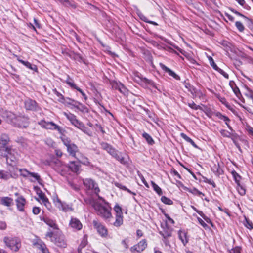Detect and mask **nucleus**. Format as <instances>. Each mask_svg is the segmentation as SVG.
<instances>
[{
  "mask_svg": "<svg viewBox=\"0 0 253 253\" xmlns=\"http://www.w3.org/2000/svg\"><path fill=\"white\" fill-rule=\"evenodd\" d=\"M87 204L91 205L97 212V214L104 220L110 221L112 218L111 208L104 199L99 197L97 199L89 198L86 200Z\"/></svg>",
  "mask_w": 253,
  "mask_h": 253,
  "instance_id": "nucleus-1",
  "label": "nucleus"
},
{
  "mask_svg": "<svg viewBox=\"0 0 253 253\" xmlns=\"http://www.w3.org/2000/svg\"><path fill=\"white\" fill-rule=\"evenodd\" d=\"M0 116L4 118L6 122L8 123L12 124L13 125L22 127L25 126V125L21 124L17 121V120H21L22 118L21 116H16V115L11 112L0 109Z\"/></svg>",
  "mask_w": 253,
  "mask_h": 253,
  "instance_id": "nucleus-2",
  "label": "nucleus"
},
{
  "mask_svg": "<svg viewBox=\"0 0 253 253\" xmlns=\"http://www.w3.org/2000/svg\"><path fill=\"white\" fill-rule=\"evenodd\" d=\"M17 170L22 177L27 178L32 182H37L40 185H42L43 181L38 173L30 172L25 169H17Z\"/></svg>",
  "mask_w": 253,
  "mask_h": 253,
  "instance_id": "nucleus-3",
  "label": "nucleus"
},
{
  "mask_svg": "<svg viewBox=\"0 0 253 253\" xmlns=\"http://www.w3.org/2000/svg\"><path fill=\"white\" fill-rule=\"evenodd\" d=\"M3 242L12 251L17 252L21 247V240L17 237H5Z\"/></svg>",
  "mask_w": 253,
  "mask_h": 253,
  "instance_id": "nucleus-4",
  "label": "nucleus"
},
{
  "mask_svg": "<svg viewBox=\"0 0 253 253\" xmlns=\"http://www.w3.org/2000/svg\"><path fill=\"white\" fill-rule=\"evenodd\" d=\"M53 202L55 206L59 210L63 212L72 211L74 210L71 204H68L65 202L62 201L57 196L53 198Z\"/></svg>",
  "mask_w": 253,
  "mask_h": 253,
  "instance_id": "nucleus-5",
  "label": "nucleus"
},
{
  "mask_svg": "<svg viewBox=\"0 0 253 253\" xmlns=\"http://www.w3.org/2000/svg\"><path fill=\"white\" fill-rule=\"evenodd\" d=\"M62 140L64 145L67 147V151L69 154L74 157H76V154L78 151V148L77 145L71 143V140L67 137H63Z\"/></svg>",
  "mask_w": 253,
  "mask_h": 253,
  "instance_id": "nucleus-6",
  "label": "nucleus"
},
{
  "mask_svg": "<svg viewBox=\"0 0 253 253\" xmlns=\"http://www.w3.org/2000/svg\"><path fill=\"white\" fill-rule=\"evenodd\" d=\"M38 124L45 129L56 130L59 132H61L62 130L60 127L53 122H46L45 120H42L38 122Z\"/></svg>",
  "mask_w": 253,
  "mask_h": 253,
  "instance_id": "nucleus-7",
  "label": "nucleus"
},
{
  "mask_svg": "<svg viewBox=\"0 0 253 253\" xmlns=\"http://www.w3.org/2000/svg\"><path fill=\"white\" fill-rule=\"evenodd\" d=\"M5 151L6 153L7 159H9L12 162H16L18 160L20 156L18 152L9 147H5Z\"/></svg>",
  "mask_w": 253,
  "mask_h": 253,
  "instance_id": "nucleus-8",
  "label": "nucleus"
},
{
  "mask_svg": "<svg viewBox=\"0 0 253 253\" xmlns=\"http://www.w3.org/2000/svg\"><path fill=\"white\" fill-rule=\"evenodd\" d=\"M84 184L89 190H91L92 192L98 194L100 192V189L96 183L91 179H85L84 181Z\"/></svg>",
  "mask_w": 253,
  "mask_h": 253,
  "instance_id": "nucleus-9",
  "label": "nucleus"
},
{
  "mask_svg": "<svg viewBox=\"0 0 253 253\" xmlns=\"http://www.w3.org/2000/svg\"><path fill=\"white\" fill-rule=\"evenodd\" d=\"M93 224L97 230L98 233L102 237H106L108 235V231L105 226L97 220H93Z\"/></svg>",
  "mask_w": 253,
  "mask_h": 253,
  "instance_id": "nucleus-10",
  "label": "nucleus"
},
{
  "mask_svg": "<svg viewBox=\"0 0 253 253\" xmlns=\"http://www.w3.org/2000/svg\"><path fill=\"white\" fill-rule=\"evenodd\" d=\"M133 78L134 81L140 84H145L152 85L153 84V82L151 80L143 77L141 74L139 73H134Z\"/></svg>",
  "mask_w": 253,
  "mask_h": 253,
  "instance_id": "nucleus-11",
  "label": "nucleus"
},
{
  "mask_svg": "<svg viewBox=\"0 0 253 253\" xmlns=\"http://www.w3.org/2000/svg\"><path fill=\"white\" fill-rule=\"evenodd\" d=\"M146 247V241L145 240H143L140 241L137 244L132 247L131 251L132 253H140Z\"/></svg>",
  "mask_w": 253,
  "mask_h": 253,
  "instance_id": "nucleus-12",
  "label": "nucleus"
},
{
  "mask_svg": "<svg viewBox=\"0 0 253 253\" xmlns=\"http://www.w3.org/2000/svg\"><path fill=\"white\" fill-rule=\"evenodd\" d=\"M64 116L68 119L71 123L77 127L82 123L77 119V117L71 113L64 112Z\"/></svg>",
  "mask_w": 253,
  "mask_h": 253,
  "instance_id": "nucleus-13",
  "label": "nucleus"
},
{
  "mask_svg": "<svg viewBox=\"0 0 253 253\" xmlns=\"http://www.w3.org/2000/svg\"><path fill=\"white\" fill-rule=\"evenodd\" d=\"M69 226L74 230L78 231L82 229L83 225L80 221L75 217H71L69 222Z\"/></svg>",
  "mask_w": 253,
  "mask_h": 253,
  "instance_id": "nucleus-14",
  "label": "nucleus"
},
{
  "mask_svg": "<svg viewBox=\"0 0 253 253\" xmlns=\"http://www.w3.org/2000/svg\"><path fill=\"white\" fill-rule=\"evenodd\" d=\"M65 83L67 84H68L71 88L75 89L78 91H79L85 100L87 99V97L84 93V92L76 85V84L74 83L73 80L70 78L69 76H68V78L66 80Z\"/></svg>",
  "mask_w": 253,
  "mask_h": 253,
  "instance_id": "nucleus-15",
  "label": "nucleus"
},
{
  "mask_svg": "<svg viewBox=\"0 0 253 253\" xmlns=\"http://www.w3.org/2000/svg\"><path fill=\"white\" fill-rule=\"evenodd\" d=\"M55 169L61 175H65L68 170V166L63 164L61 162L56 163Z\"/></svg>",
  "mask_w": 253,
  "mask_h": 253,
  "instance_id": "nucleus-16",
  "label": "nucleus"
},
{
  "mask_svg": "<svg viewBox=\"0 0 253 253\" xmlns=\"http://www.w3.org/2000/svg\"><path fill=\"white\" fill-rule=\"evenodd\" d=\"M101 148L106 151L109 154L114 157H117V151L109 144L102 142L101 143Z\"/></svg>",
  "mask_w": 253,
  "mask_h": 253,
  "instance_id": "nucleus-17",
  "label": "nucleus"
},
{
  "mask_svg": "<svg viewBox=\"0 0 253 253\" xmlns=\"http://www.w3.org/2000/svg\"><path fill=\"white\" fill-rule=\"evenodd\" d=\"M16 206L18 210L20 211H24V207L26 204V200L23 196H19L16 200Z\"/></svg>",
  "mask_w": 253,
  "mask_h": 253,
  "instance_id": "nucleus-18",
  "label": "nucleus"
},
{
  "mask_svg": "<svg viewBox=\"0 0 253 253\" xmlns=\"http://www.w3.org/2000/svg\"><path fill=\"white\" fill-rule=\"evenodd\" d=\"M160 66L165 72L168 73L169 76L173 77L176 80H180V77L178 75L163 63H160Z\"/></svg>",
  "mask_w": 253,
  "mask_h": 253,
  "instance_id": "nucleus-19",
  "label": "nucleus"
},
{
  "mask_svg": "<svg viewBox=\"0 0 253 253\" xmlns=\"http://www.w3.org/2000/svg\"><path fill=\"white\" fill-rule=\"evenodd\" d=\"M112 87L113 88L118 90L121 93L124 94H125L127 92V89L121 83H113Z\"/></svg>",
  "mask_w": 253,
  "mask_h": 253,
  "instance_id": "nucleus-20",
  "label": "nucleus"
},
{
  "mask_svg": "<svg viewBox=\"0 0 253 253\" xmlns=\"http://www.w3.org/2000/svg\"><path fill=\"white\" fill-rule=\"evenodd\" d=\"M36 106V102L31 99H27L25 101V106L27 110H35Z\"/></svg>",
  "mask_w": 253,
  "mask_h": 253,
  "instance_id": "nucleus-21",
  "label": "nucleus"
},
{
  "mask_svg": "<svg viewBox=\"0 0 253 253\" xmlns=\"http://www.w3.org/2000/svg\"><path fill=\"white\" fill-rule=\"evenodd\" d=\"M68 167V170L70 169L72 171L77 173L79 171L80 165L77 162L72 161L69 163Z\"/></svg>",
  "mask_w": 253,
  "mask_h": 253,
  "instance_id": "nucleus-22",
  "label": "nucleus"
},
{
  "mask_svg": "<svg viewBox=\"0 0 253 253\" xmlns=\"http://www.w3.org/2000/svg\"><path fill=\"white\" fill-rule=\"evenodd\" d=\"M53 242L60 247L65 248L66 246V243L63 236H60L58 238H55Z\"/></svg>",
  "mask_w": 253,
  "mask_h": 253,
  "instance_id": "nucleus-23",
  "label": "nucleus"
},
{
  "mask_svg": "<svg viewBox=\"0 0 253 253\" xmlns=\"http://www.w3.org/2000/svg\"><path fill=\"white\" fill-rule=\"evenodd\" d=\"M10 141L8 135L5 133L0 135V145L5 147Z\"/></svg>",
  "mask_w": 253,
  "mask_h": 253,
  "instance_id": "nucleus-24",
  "label": "nucleus"
},
{
  "mask_svg": "<svg viewBox=\"0 0 253 253\" xmlns=\"http://www.w3.org/2000/svg\"><path fill=\"white\" fill-rule=\"evenodd\" d=\"M43 221L49 227L52 228L54 229H57L58 226L56 223L55 220H54L49 218H45L43 219Z\"/></svg>",
  "mask_w": 253,
  "mask_h": 253,
  "instance_id": "nucleus-25",
  "label": "nucleus"
},
{
  "mask_svg": "<svg viewBox=\"0 0 253 253\" xmlns=\"http://www.w3.org/2000/svg\"><path fill=\"white\" fill-rule=\"evenodd\" d=\"M17 60L20 63H22L23 65H24L29 69H30L31 70L35 71H37L38 69L36 65H32L30 62L28 61H25L19 58H18Z\"/></svg>",
  "mask_w": 253,
  "mask_h": 253,
  "instance_id": "nucleus-26",
  "label": "nucleus"
},
{
  "mask_svg": "<svg viewBox=\"0 0 253 253\" xmlns=\"http://www.w3.org/2000/svg\"><path fill=\"white\" fill-rule=\"evenodd\" d=\"M178 236L184 245H185L188 242L186 233L184 231L180 230L178 231Z\"/></svg>",
  "mask_w": 253,
  "mask_h": 253,
  "instance_id": "nucleus-27",
  "label": "nucleus"
},
{
  "mask_svg": "<svg viewBox=\"0 0 253 253\" xmlns=\"http://www.w3.org/2000/svg\"><path fill=\"white\" fill-rule=\"evenodd\" d=\"M115 221L113 223V225L118 227L121 226L123 223V215H115Z\"/></svg>",
  "mask_w": 253,
  "mask_h": 253,
  "instance_id": "nucleus-28",
  "label": "nucleus"
},
{
  "mask_svg": "<svg viewBox=\"0 0 253 253\" xmlns=\"http://www.w3.org/2000/svg\"><path fill=\"white\" fill-rule=\"evenodd\" d=\"M57 1L60 2L63 5L67 7H71L73 8H76V4L73 2L70 1L69 0H56Z\"/></svg>",
  "mask_w": 253,
  "mask_h": 253,
  "instance_id": "nucleus-29",
  "label": "nucleus"
},
{
  "mask_svg": "<svg viewBox=\"0 0 253 253\" xmlns=\"http://www.w3.org/2000/svg\"><path fill=\"white\" fill-rule=\"evenodd\" d=\"M76 158L79 160V161L80 163L84 165H88L89 164L88 159L82 154H80L77 157L76 156Z\"/></svg>",
  "mask_w": 253,
  "mask_h": 253,
  "instance_id": "nucleus-30",
  "label": "nucleus"
},
{
  "mask_svg": "<svg viewBox=\"0 0 253 253\" xmlns=\"http://www.w3.org/2000/svg\"><path fill=\"white\" fill-rule=\"evenodd\" d=\"M34 189L36 191L37 194L38 195L39 198L42 201L47 197L45 196V194L42 192V191L40 189L39 187L38 186H34Z\"/></svg>",
  "mask_w": 253,
  "mask_h": 253,
  "instance_id": "nucleus-31",
  "label": "nucleus"
},
{
  "mask_svg": "<svg viewBox=\"0 0 253 253\" xmlns=\"http://www.w3.org/2000/svg\"><path fill=\"white\" fill-rule=\"evenodd\" d=\"M38 248L41 250L42 253H50L46 247V245L42 242H39L37 243Z\"/></svg>",
  "mask_w": 253,
  "mask_h": 253,
  "instance_id": "nucleus-32",
  "label": "nucleus"
},
{
  "mask_svg": "<svg viewBox=\"0 0 253 253\" xmlns=\"http://www.w3.org/2000/svg\"><path fill=\"white\" fill-rule=\"evenodd\" d=\"M1 202L3 205L10 206L13 202V199L7 197H2L1 199Z\"/></svg>",
  "mask_w": 253,
  "mask_h": 253,
  "instance_id": "nucleus-33",
  "label": "nucleus"
},
{
  "mask_svg": "<svg viewBox=\"0 0 253 253\" xmlns=\"http://www.w3.org/2000/svg\"><path fill=\"white\" fill-rule=\"evenodd\" d=\"M189 91L191 93L193 96H198L200 97L201 95H202V93L200 91L197 90L196 88L192 86L189 88Z\"/></svg>",
  "mask_w": 253,
  "mask_h": 253,
  "instance_id": "nucleus-34",
  "label": "nucleus"
},
{
  "mask_svg": "<svg viewBox=\"0 0 253 253\" xmlns=\"http://www.w3.org/2000/svg\"><path fill=\"white\" fill-rule=\"evenodd\" d=\"M77 128L80 129L84 133H85V134H87L89 136H91L92 134L91 132L86 127L84 126V125L82 122L81 123V125H79V126Z\"/></svg>",
  "mask_w": 253,
  "mask_h": 253,
  "instance_id": "nucleus-35",
  "label": "nucleus"
},
{
  "mask_svg": "<svg viewBox=\"0 0 253 253\" xmlns=\"http://www.w3.org/2000/svg\"><path fill=\"white\" fill-rule=\"evenodd\" d=\"M181 137L183 138L185 141L187 142L190 143L194 147L197 148L198 146L195 143V142L188 136H187L186 134H185L183 133H181L180 134Z\"/></svg>",
  "mask_w": 253,
  "mask_h": 253,
  "instance_id": "nucleus-36",
  "label": "nucleus"
},
{
  "mask_svg": "<svg viewBox=\"0 0 253 253\" xmlns=\"http://www.w3.org/2000/svg\"><path fill=\"white\" fill-rule=\"evenodd\" d=\"M151 185L153 187L154 190L159 195H162L163 193L161 188L157 185L154 181L151 182Z\"/></svg>",
  "mask_w": 253,
  "mask_h": 253,
  "instance_id": "nucleus-37",
  "label": "nucleus"
},
{
  "mask_svg": "<svg viewBox=\"0 0 253 253\" xmlns=\"http://www.w3.org/2000/svg\"><path fill=\"white\" fill-rule=\"evenodd\" d=\"M115 185L116 187H117L118 188H120L121 189H122L123 190L126 191H127V192H128V193H129L130 194H133L134 195H136L135 193L132 192L131 190H130L129 189L127 188L126 186L122 185L121 183H118V182H115Z\"/></svg>",
  "mask_w": 253,
  "mask_h": 253,
  "instance_id": "nucleus-38",
  "label": "nucleus"
},
{
  "mask_svg": "<svg viewBox=\"0 0 253 253\" xmlns=\"http://www.w3.org/2000/svg\"><path fill=\"white\" fill-rule=\"evenodd\" d=\"M10 177L9 173L4 170H0V179L7 180Z\"/></svg>",
  "mask_w": 253,
  "mask_h": 253,
  "instance_id": "nucleus-39",
  "label": "nucleus"
},
{
  "mask_svg": "<svg viewBox=\"0 0 253 253\" xmlns=\"http://www.w3.org/2000/svg\"><path fill=\"white\" fill-rule=\"evenodd\" d=\"M231 174L236 184H239L241 177L235 170H233Z\"/></svg>",
  "mask_w": 253,
  "mask_h": 253,
  "instance_id": "nucleus-40",
  "label": "nucleus"
},
{
  "mask_svg": "<svg viewBox=\"0 0 253 253\" xmlns=\"http://www.w3.org/2000/svg\"><path fill=\"white\" fill-rule=\"evenodd\" d=\"M114 210L116 213L115 215H123L122 208L118 204L115 205Z\"/></svg>",
  "mask_w": 253,
  "mask_h": 253,
  "instance_id": "nucleus-41",
  "label": "nucleus"
},
{
  "mask_svg": "<svg viewBox=\"0 0 253 253\" xmlns=\"http://www.w3.org/2000/svg\"><path fill=\"white\" fill-rule=\"evenodd\" d=\"M142 136L149 144H153L154 143L153 139L152 138L151 136L148 133L144 132L142 134Z\"/></svg>",
  "mask_w": 253,
  "mask_h": 253,
  "instance_id": "nucleus-42",
  "label": "nucleus"
},
{
  "mask_svg": "<svg viewBox=\"0 0 253 253\" xmlns=\"http://www.w3.org/2000/svg\"><path fill=\"white\" fill-rule=\"evenodd\" d=\"M237 189L240 195L243 196L246 194V190L244 187L242 186L240 183L237 184Z\"/></svg>",
  "mask_w": 253,
  "mask_h": 253,
  "instance_id": "nucleus-43",
  "label": "nucleus"
},
{
  "mask_svg": "<svg viewBox=\"0 0 253 253\" xmlns=\"http://www.w3.org/2000/svg\"><path fill=\"white\" fill-rule=\"evenodd\" d=\"M220 132L223 137H225L230 138L233 135L232 132L224 129H221Z\"/></svg>",
  "mask_w": 253,
  "mask_h": 253,
  "instance_id": "nucleus-44",
  "label": "nucleus"
},
{
  "mask_svg": "<svg viewBox=\"0 0 253 253\" xmlns=\"http://www.w3.org/2000/svg\"><path fill=\"white\" fill-rule=\"evenodd\" d=\"M187 191L189 192H190L195 195H198V196H200V195L204 196V194L203 193H202L201 192L199 191L198 190H197L196 188H193V189L187 188Z\"/></svg>",
  "mask_w": 253,
  "mask_h": 253,
  "instance_id": "nucleus-45",
  "label": "nucleus"
},
{
  "mask_svg": "<svg viewBox=\"0 0 253 253\" xmlns=\"http://www.w3.org/2000/svg\"><path fill=\"white\" fill-rule=\"evenodd\" d=\"M76 103L78 104L77 109L82 112H87V108L84 105L79 102H77Z\"/></svg>",
  "mask_w": 253,
  "mask_h": 253,
  "instance_id": "nucleus-46",
  "label": "nucleus"
},
{
  "mask_svg": "<svg viewBox=\"0 0 253 253\" xmlns=\"http://www.w3.org/2000/svg\"><path fill=\"white\" fill-rule=\"evenodd\" d=\"M161 200L163 203L166 204L171 205L173 203V202L171 199L164 196L161 197Z\"/></svg>",
  "mask_w": 253,
  "mask_h": 253,
  "instance_id": "nucleus-47",
  "label": "nucleus"
},
{
  "mask_svg": "<svg viewBox=\"0 0 253 253\" xmlns=\"http://www.w3.org/2000/svg\"><path fill=\"white\" fill-rule=\"evenodd\" d=\"M215 95L222 104L225 105L227 108H229V105L224 97L220 96L218 94H215Z\"/></svg>",
  "mask_w": 253,
  "mask_h": 253,
  "instance_id": "nucleus-48",
  "label": "nucleus"
},
{
  "mask_svg": "<svg viewBox=\"0 0 253 253\" xmlns=\"http://www.w3.org/2000/svg\"><path fill=\"white\" fill-rule=\"evenodd\" d=\"M42 201V203L44 205V206L46 207L47 209H48L49 210H51L52 206L51 203H50L47 197Z\"/></svg>",
  "mask_w": 253,
  "mask_h": 253,
  "instance_id": "nucleus-49",
  "label": "nucleus"
},
{
  "mask_svg": "<svg viewBox=\"0 0 253 253\" xmlns=\"http://www.w3.org/2000/svg\"><path fill=\"white\" fill-rule=\"evenodd\" d=\"M54 94L58 97V100L60 102H64V98L63 96L59 92H58L56 89L53 90Z\"/></svg>",
  "mask_w": 253,
  "mask_h": 253,
  "instance_id": "nucleus-50",
  "label": "nucleus"
},
{
  "mask_svg": "<svg viewBox=\"0 0 253 253\" xmlns=\"http://www.w3.org/2000/svg\"><path fill=\"white\" fill-rule=\"evenodd\" d=\"M235 26L240 32H243L245 29L243 24L240 21H237L235 23Z\"/></svg>",
  "mask_w": 253,
  "mask_h": 253,
  "instance_id": "nucleus-51",
  "label": "nucleus"
},
{
  "mask_svg": "<svg viewBox=\"0 0 253 253\" xmlns=\"http://www.w3.org/2000/svg\"><path fill=\"white\" fill-rule=\"evenodd\" d=\"M244 224L245 227L249 229H252L253 228V224L252 222L246 218H245V221L244 223Z\"/></svg>",
  "mask_w": 253,
  "mask_h": 253,
  "instance_id": "nucleus-52",
  "label": "nucleus"
},
{
  "mask_svg": "<svg viewBox=\"0 0 253 253\" xmlns=\"http://www.w3.org/2000/svg\"><path fill=\"white\" fill-rule=\"evenodd\" d=\"M208 59H209V62H210V64L211 66H212V68L215 70H216L218 68V67L215 63L213 58L211 57L210 56V57H208Z\"/></svg>",
  "mask_w": 253,
  "mask_h": 253,
  "instance_id": "nucleus-53",
  "label": "nucleus"
},
{
  "mask_svg": "<svg viewBox=\"0 0 253 253\" xmlns=\"http://www.w3.org/2000/svg\"><path fill=\"white\" fill-rule=\"evenodd\" d=\"M231 87L232 88V90H233L234 93L236 95V96L237 97H238L239 98H240V97L241 96V93L240 92L239 88L236 86H231Z\"/></svg>",
  "mask_w": 253,
  "mask_h": 253,
  "instance_id": "nucleus-54",
  "label": "nucleus"
},
{
  "mask_svg": "<svg viewBox=\"0 0 253 253\" xmlns=\"http://www.w3.org/2000/svg\"><path fill=\"white\" fill-rule=\"evenodd\" d=\"M115 158H116L117 160H118L121 163L123 164H126V162L125 160V159L122 157V156L118 155V152L117 153V157H114Z\"/></svg>",
  "mask_w": 253,
  "mask_h": 253,
  "instance_id": "nucleus-55",
  "label": "nucleus"
},
{
  "mask_svg": "<svg viewBox=\"0 0 253 253\" xmlns=\"http://www.w3.org/2000/svg\"><path fill=\"white\" fill-rule=\"evenodd\" d=\"M217 72H218L220 74H221L223 77H224L226 79L229 78L228 74L224 72L222 69L219 68V67L216 70Z\"/></svg>",
  "mask_w": 253,
  "mask_h": 253,
  "instance_id": "nucleus-56",
  "label": "nucleus"
},
{
  "mask_svg": "<svg viewBox=\"0 0 253 253\" xmlns=\"http://www.w3.org/2000/svg\"><path fill=\"white\" fill-rule=\"evenodd\" d=\"M231 11L233 12L234 13H235V14H236L238 16H241L242 17H243L244 19H246V20H249V18L248 17H247L246 16L243 15L242 14H241V13L239 12L238 11H236V10L234 9H230Z\"/></svg>",
  "mask_w": 253,
  "mask_h": 253,
  "instance_id": "nucleus-57",
  "label": "nucleus"
},
{
  "mask_svg": "<svg viewBox=\"0 0 253 253\" xmlns=\"http://www.w3.org/2000/svg\"><path fill=\"white\" fill-rule=\"evenodd\" d=\"M241 250L239 247H235L230 251L229 253H241Z\"/></svg>",
  "mask_w": 253,
  "mask_h": 253,
  "instance_id": "nucleus-58",
  "label": "nucleus"
},
{
  "mask_svg": "<svg viewBox=\"0 0 253 253\" xmlns=\"http://www.w3.org/2000/svg\"><path fill=\"white\" fill-rule=\"evenodd\" d=\"M188 106L192 109H193L195 110H197L200 108V106L199 105H197L194 102H192L191 103H189Z\"/></svg>",
  "mask_w": 253,
  "mask_h": 253,
  "instance_id": "nucleus-59",
  "label": "nucleus"
},
{
  "mask_svg": "<svg viewBox=\"0 0 253 253\" xmlns=\"http://www.w3.org/2000/svg\"><path fill=\"white\" fill-rule=\"evenodd\" d=\"M138 175H139V177H140V179L141 180L142 182H143V183L145 185V186L147 188H149V186L148 183L147 182V181L145 180L144 176L141 174H139Z\"/></svg>",
  "mask_w": 253,
  "mask_h": 253,
  "instance_id": "nucleus-60",
  "label": "nucleus"
},
{
  "mask_svg": "<svg viewBox=\"0 0 253 253\" xmlns=\"http://www.w3.org/2000/svg\"><path fill=\"white\" fill-rule=\"evenodd\" d=\"M46 237L47 238H50V240L53 242L54 241V240L55 239V238L53 237V233L51 231H50V232H48L46 234Z\"/></svg>",
  "mask_w": 253,
  "mask_h": 253,
  "instance_id": "nucleus-61",
  "label": "nucleus"
},
{
  "mask_svg": "<svg viewBox=\"0 0 253 253\" xmlns=\"http://www.w3.org/2000/svg\"><path fill=\"white\" fill-rule=\"evenodd\" d=\"M192 208L197 212L202 217L205 219V216L202 211L198 210L195 207L191 206Z\"/></svg>",
  "mask_w": 253,
  "mask_h": 253,
  "instance_id": "nucleus-62",
  "label": "nucleus"
},
{
  "mask_svg": "<svg viewBox=\"0 0 253 253\" xmlns=\"http://www.w3.org/2000/svg\"><path fill=\"white\" fill-rule=\"evenodd\" d=\"M245 94L249 98L251 99L253 98V91L251 90L248 89L247 91Z\"/></svg>",
  "mask_w": 253,
  "mask_h": 253,
  "instance_id": "nucleus-63",
  "label": "nucleus"
},
{
  "mask_svg": "<svg viewBox=\"0 0 253 253\" xmlns=\"http://www.w3.org/2000/svg\"><path fill=\"white\" fill-rule=\"evenodd\" d=\"M41 209L40 208L37 207H34L33 208V213L37 215L40 212Z\"/></svg>",
  "mask_w": 253,
  "mask_h": 253,
  "instance_id": "nucleus-64",
  "label": "nucleus"
}]
</instances>
